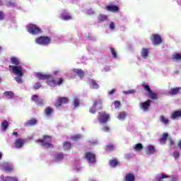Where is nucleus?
<instances>
[{
  "label": "nucleus",
  "mask_w": 181,
  "mask_h": 181,
  "mask_svg": "<svg viewBox=\"0 0 181 181\" xmlns=\"http://www.w3.org/2000/svg\"><path fill=\"white\" fill-rule=\"evenodd\" d=\"M103 104V100L100 98H97L93 102V107L91 110L92 114H95V111L98 110V108H101V105Z\"/></svg>",
  "instance_id": "nucleus-9"
},
{
  "label": "nucleus",
  "mask_w": 181,
  "mask_h": 181,
  "mask_svg": "<svg viewBox=\"0 0 181 181\" xmlns=\"http://www.w3.org/2000/svg\"><path fill=\"white\" fill-rule=\"evenodd\" d=\"M181 118V110H176L171 114V119H179Z\"/></svg>",
  "instance_id": "nucleus-17"
},
{
  "label": "nucleus",
  "mask_w": 181,
  "mask_h": 181,
  "mask_svg": "<svg viewBox=\"0 0 181 181\" xmlns=\"http://www.w3.org/2000/svg\"><path fill=\"white\" fill-rule=\"evenodd\" d=\"M173 60H175V62H179L181 60V54L179 53H175L173 55Z\"/></svg>",
  "instance_id": "nucleus-34"
},
{
  "label": "nucleus",
  "mask_w": 181,
  "mask_h": 181,
  "mask_svg": "<svg viewBox=\"0 0 181 181\" xmlns=\"http://www.w3.org/2000/svg\"><path fill=\"white\" fill-rule=\"evenodd\" d=\"M25 144V140L23 139H17L15 141L16 148H22Z\"/></svg>",
  "instance_id": "nucleus-18"
},
{
  "label": "nucleus",
  "mask_w": 181,
  "mask_h": 181,
  "mask_svg": "<svg viewBox=\"0 0 181 181\" xmlns=\"http://www.w3.org/2000/svg\"><path fill=\"white\" fill-rule=\"evenodd\" d=\"M168 179H169V175L165 173H160L156 176L154 181H168Z\"/></svg>",
  "instance_id": "nucleus-10"
},
{
  "label": "nucleus",
  "mask_w": 181,
  "mask_h": 181,
  "mask_svg": "<svg viewBox=\"0 0 181 181\" xmlns=\"http://www.w3.org/2000/svg\"><path fill=\"white\" fill-rule=\"evenodd\" d=\"M5 19V13L4 11H0V21H4Z\"/></svg>",
  "instance_id": "nucleus-56"
},
{
  "label": "nucleus",
  "mask_w": 181,
  "mask_h": 181,
  "mask_svg": "<svg viewBox=\"0 0 181 181\" xmlns=\"http://www.w3.org/2000/svg\"><path fill=\"white\" fill-rule=\"evenodd\" d=\"M64 149H71V143L70 141H65L63 144Z\"/></svg>",
  "instance_id": "nucleus-32"
},
{
  "label": "nucleus",
  "mask_w": 181,
  "mask_h": 181,
  "mask_svg": "<svg viewBox=\"0 0 181 181\" xmlns=\"http://www.w3.org/2000/svg\"><path fill=\"white\" fill-rule=\"evenodd\" d=\"M108 26L110 30H114L115 29L116 23L115 22L111 21L109 23Z\"/></svg>",
  "instance_id": "nucleus-38"
},
{
  "label": "nucleus",
  "mask_w": 181,
  "mask_h": 181,
  "mask_svg": "<svg viewBox=\"0 0 181 181\" xmlns=\"http://www.w3.org/2000/svg\"><path fill=\"white\" fill-rule=\"evenodd\" d=\"M103 131H104V132H110V127L105 126L103 129Z\"/></svg>",
  "instance_id": "nucleus-57"
},
{
  "label": "nucleus",
  "mask_w": 181,
  "mask_h": 181,
  "mask_svg": "<svg viewBox=\"0 0 181 181\" xmlns=\"http://www.w3.org/2000/svg\"><path fill=\"white\" fill-rule=\"evenodd\" d=\"M150 39L154 46H158V45L162 43V37L158 34L151 35Z\"/></svg>",
  "instance_id": "nucleus-6"
},
{
  "label": "nucleus",
  "mask_w": 181,
  "mask_h": 181,
  "mask_svg": "<svg viewBox=\"0 0 181 181\" xmlns=\"http://www.w3.org/2000/svg\"><path fill=\"white\" fill-rule=\"evenodd\" d=\"M5 97L9 98L10 100L15 97V93L12 91H6L4 93Z\"/></svg>",
  "instance_id": "nucleus-27"
},
{
  "label": "nucleus",
  "mask_w": 181,
  "mask_h": 181,
  "mask_svg": "<svg viewBox=\"0 0 181 181\" xmlns=\"http://www.w3.org/2000/svg\"><path fill=\"white\" fill-rule=\"evenodd\" d=\"M110 165L112 168H115L118 165V161L117 160H112L110 161Z\"/></svg>",
  "instance_id": "nucleus-39"
},
{
  "label": "nucleus",
  "mask_w": 181,
  "mask_h": 181,
  "mask_svg": "<svg viewBox=\"0 0 181 181\" xmlns=\"http://www.w3.org/2000/svg\"><path fill=\"white\" fill-rule=\"evenodd\" d=\"M134 93H135L134 89L123 91V94H134Z\"/></svg>",
  "instance_id": "nucleus-49"
},
{
  "label": "nucleus",
  "mask_w": 181,
  "mask_h": 181,
  "mask_svg": "<svg viewBox=\"0 0 181 181\" xmlns=\"http://www.w3.org/2000/svg\"><path fill=\"white\" fill-rule=\"evenodd\" d=\"M32 101H34L36 105H38V107H43V100L41 98H39V96L37 95H33L31 97Z\"/></svg>",
  "instance_id": "nucleus-12"
},
{
  "label": "nucleus",
  "mask_w": 181,
  "mask_h": 181,
  "mask_svg": "<svg viewBox=\"0 0 181 181\" xmlns=\"http://www.w3.org/2000/svg\"><path fill=\"white\" fill-rule=\"evenodd\" d=\"M160 121L165 125H168V124H169V119H168L167 117H165V116L163 115L160 117Z\"/></svg>",
  "instance_id": "nucleus-31"
},
{
  "label": "nucleus",
  "mask_w": 181,
  "mask_h": 181,
  "mask_svg": "<svg viewBox=\"0 0 181 181\" xmlns=\"http://www.w3.org/2000/svg\"><path fill=\"white\" fill-rule=\"evenodd\" d=\"M6 6L9 7V6H16V4L12 2V1H8L6 3Z\"/></svg>",
  "instance_id": "nucleus-54"
},
{
  "label": "nucleus",
  "mask_w": 181,
  "mask_h": 181,
  "mask_svg": "<svg viewBox=\"0 0 181 181\" xmlns=\"http://www.w3.org/2000/svg\"><path fill=\"white\" fill-rule=\"evenodd\" d=\"M35 42L41 46H47V45H50V43H52V38L47 36H40L35 38Z\"/></svg>",
  "instance_id": "nucleus-2"
},
{
  "label": "nucleus",
  "mask_w": 181,
  "mask_h": 181,
  "mask_svg": "<svg viewBox=\"0 0 181 181\" xmlns=\"http://www.w3.org/2000/svg\"><path fill=\"white\" fill-rule=\"evenodd\" d=\"M81 138V135L76 134L71 137L72 141H78Z\"/></svg>",
  "instance_id": "nucleus-43"
},
{
  "label": "nucleus",
  "mask_w": 181,
  "mask_h": 181,
  "mask_svg": "<svg viewBox=\"0 0 181 181\" xmlns=\"http://www.w3.org/2000/svg\"><path fill=\"white\" fill-rule=\"evenodd\" d=\"M151 103H152V100H148L145 102H141L139 104L140 109L143 112H148V111H149V108H151Z\"/></svg>",
  "instance_id": "nucleus-5"
},
{
  "label": "nucleus",
  "mask_w": 181,
  "mask_h": 181,
  "mask_svg": "<svg viewBox=\"0 0 181 181\" xmlns=\"http://www.w3.org/2000/svg\"><path fill=\"white\" fill-rule=\"evenodd\" d=\"M8 180L11 181H18V178L16 177H7Z\"/></svg>",
  "instance_id": "nucleus-59"
},
{
  "label": "nucleus",
  "mask_w": 181,
  "mask_h": 181,
  "mask_svg": "<svg viewBox=\"0 0 181 181\" xmlns=\"http://www.w3.org/2000/svg\"><path fill=\"white\" fill-rule=\"evenodd\" d=\"M97 163V157L95 156V154L91 153V164H94Z\"/></svg>",
  "instance_id": "nucleus-40"
},
{
  "label": "nucleus",
  "mask_w": 181,
  "mask_h": 181,
  "mask_svg": "<svg viewBox=\"0 0 181 181\" xmlns=\"http://www.w3.org/2000/svg\"><path fill=\"white\" fill-rule=\"evenodd\" d=\"M178 178L177 176L176 175H168V178L167 180V181H177Z\"/></svg>",
  "instance_id": "nucleus-37"
},
{
  "label": "nucleus",
  "mask_w": 181,
  "mask_h": 181,
  "mask_svg": "<svg viewBox=\"0 0 181 181\" xmlns=\"http://www.w3.org/2000/svg\"><path fill=\"white\" fill-rule=\"evenodd\" d=\"M9 127V122L7 120H4L1 124V129L3 132H5Z\"/></svg>",
  "instance_id": "nucleus-19"
},
{
  "label": "nucleus",
  "mask_w": 181,
  "mask_h": 181,
  "mask_svg": "<svg viewBox=\"0 0 181 181\" xmlns=\"http://www.w3.org/2000/svg\"><path fill=\"white\" fill-rule=\"evenodd\" d=\"M13 135H14L15 136H18V132H13Z\"/></svg>",
  "instance_id": "nucleus-64"
},
{
  "label": "nucleus",
  "mask_w": 181,
  "mask_h": 181,
  "mask_svg": "<svg viewBox=\"0 0 181 181\" xmlns=\"http://www.w3.org/2000/svg\"><path fill=\"white\" fill-rule=\"evenodd\" d=\"M74 73H76L80 77V78H83L84 77V71H82L81 69H74L72 70Z\"/></svg>",
  "instance_id": "nucleus-20"
},
{
  "label": "nucleus",
  "mask_w": 181,
  "mask_h": 181,
  "mask_svg": "<svg viewBox=\"0 0 181 181\" xmlns=\"http://www.w3.org/2000/svg\"><path fill=\"white\" fill-rule=\"evenodd\" d=\"M44 112L47 117H52V114H53V108H52L50 106H48L45 109Z\"/></svg>",
  "instance_id": "nucleus-21"
},
{
  "label": "nucleus",
  "mask_w": 181,
  "mask_h": 181,
  "mask_svg": "<svg viewBox=\"0 0 181 181\" xmlns=\"http://www.w3.org/2000/svg\"><path fill=\"white\" fill-rule=\"evenodd\" d=\"M98 19L100 22H105V21H108V16L100 14Z\"/></svg>",
  "instance_id": "nucleus-29"
},
{
  "label": "nucleus",
  "mask_w": 181,
  "mask_h": 181,
  "mask_svg": "<svg viewBox=\"0 0 181 181\" xmlns=\"http://www.w3.org/2000/svg\"><path fill=\"white\" fill-rule=\"evenodd\" d=\"M99 122L100 124H105L108 122V119H110V115L107 114L105 112H99Z\"/></svg>",
  "instance_id": "nucleus-7"
},
{
  "label": "nucleus",
  "mask_w": 181,
  "mask_h": 181,
  "mask_svg": "<svg viewBox=\"0 0 181 181\" xmlns=\"http://www.w3.org/2000/svg\"><path fill=\"white\" fill-rule=\"evenodd\" d=\"M111 70V68H110L109 66H106L103 68V71H110Z\"/></svg>",
  "instance_id": "nucleus-58"
},
{
  "label": "nucleus",
  "mask_w": 181,
  "mask_h": 181,
  "mask_svg": "<svg viewBox=\"0 0 181 181\" xmlns=\"http://www.w3.org/2000/svg\"><path fill=\"white\" fill-rule=\"evenodd\" d=\"M10 70H12L15 76H23V69L22 66H15L13 65L8 66Z\"/></svg>",
  "instance_id": "nucleus-4"
},
{
  "label": "nucleus",
  "mask_w": 181,
  "mask_h": 181,
  "mask_svg": "<svg viewBox=\"0 0 181 181\" xmlns=\"http://www.w3.org/2000/svg\"><path fill=\"white\" fill-rule=\"evenodd\" d=\"M114 104H115V107L117 109L119 108V106L121 105V103H119V101L118 100H115L114 102Z\"/></svg>",
  "instance_id": "nucleus-52"
},
{
  "label": "nucleus",
  "mask_w": 181,
  "mask_h": 181,
  "mask_svg": "<svg viewBox=\"0 0 181 181\" xmlns=\"http://www.w3.org/2000/svg\"><path fill=\"white\" fill-rule=\"evenodd\" d=\"M145 152L147 155H153L156 152V148L153 145H148L145 148Z\"/></svg>",
  "instance_id": "nucleus-13"
},
{
  "label": "nucleus",
  "mask_w": 181,
  "mask_h": 181,
  "mask_svg": "<svg viewBox=\"0 0 181 181\" xmlns=\"http://www.w3.org/2000/svg\"><path fill=\"white\" fill-rule=\"evenodd\" d=\"M141 57L144 60H148L149 59V49L146 47H143L141 50Z\"/></svg>",
  "instance_id": "nucleus-11"
},
{
  "label": "nucleus",
  "mask_w": 181,
  "mask_h": 181,
  "mask_svg": "<svg viewBox=\"0 0 181 181\" xmlns=\"http://www.w3.org/2000/svg\"><path fill=\"white\" fill-rule=\"evenodd\" d=\"M143 88H144V90H146V91H147V93H151L152 91V90H151V87H149L148 85H143Z\"/></svg>",
  "instance_id": "nucleus-47"
},
{
  "label": "nucleus",
  "mask_w": 181,
  "mask_h": 181,
  "mask_svg": "<svg viewBox=\"0 0 181 181\" xmlns=\"http://www.w3.org/2000/svg\"><path fill=\"white\" fill-rule=\"evenodd\" d=\"M80 105V100H78V98H74V106L75 107H79Z\"/></svg>",
  "instance_id": "nucleus-42"
},
{
  "label": "nucleus",
  "mask_w": 181,
  "mask_h": 181,
  "mask_svg": "<svg viewBox=\"0 0 181 181\" xmlns=\"http://www.w3.org/2000/svg\"><path fill=\"white\" fill-rule=\"evenodd\" d=\"M11 64L14 65V66H19V64H21V62L19 61V59L12 57L11 58Z\"/></svg>",
  "instance_id": "nucleus-24"
},
{
  "label": "nucleus",
  "mask_w": 181,
  "mask_h": 181,
  "mask_svg": "<svg viewBox=\"0 0 181 181\" xmlns=\"http://www.w3.org/2000/svg\"><path fill=\"white\" fill-rule=\"evenodd\" d=\"M143 148H144V146H142V144H137L133 146V149L136 152H141Z\"/></svg>",
  "instance_id": "nucleus-26"
},
{
  "label": "nucleus",
  "mask_w": 181,
  "mask_h": 181,
  "mask_svg": "<svg viewBox=\"0 0 181 181\" xmlns=\"http://www.w3.org/2000/svg\"><path fill=\"white\" fill-rule=\"evenodd\" d=\"M4 169H5V170H6V172H12L13 168L11 167V166H9V165H7V166H6V167L4 168Z\"/></svg>",
  "instance_id": "nucleus-55"
},
{
  "label": "nucleus",
  "mask_w": 181,
  "mask_h": 181,
  "mask_svg": "<svg viewBox=\"0 0 181 181\" xmlns=\"http://www.w3.org/2000/svg\"><path fill=\"white\" fill-rule=\"evenodd\" d=\"M114 149H115V146L112 144H108L106 146V151H114Z\"/></svg>",
  "instance_id": "nucleus-45"
},
{
  "label": "nucleus",
  "mask_w": 181,
  "mask_h": 181,
  "mask_svg": "<svg viewBox=\"0 0 181 181\" xmlns=\"http://www.w3.org/2000/svg\"><path fill=\"white\" fill-rule=\"evenodd\" d=\"M85 158L87 159L89 162H91V153L88 152L85 155Z\"/></svg>",
  "instance_id": "nucleus-44"
},
{
  "label": "nucleus",
  "mask_w": 181,
  "mask_h": 181,
  "mask_svg": "<svg viewBox=\"0 0 181 181\" xmlns=\"http://www.w3.org/2000/svg\"><path fill=\"white\" fill-rule=\"evenodd\" d=\"M166 143V139H163V137H162L160 139V144H161L162 145H163V144H165Z\"/></svg>",
  "instance_id": "nucleus-60"
},
{
  "label": "nucleus",
  "mask_w": 181,
  "mask_h": 181,
  "mask_svg": "<svg viewBox=\"0 0 181 181\" xmlns=\"http://www.w3.org/2000/svg\"><path fill=\"white\" fill-rule=\"evenodd\" d=\"M61 18H62L63 21H71V19H73L69 13L61 14Z\"/></svg>",
  "instance_id": "nucleus-25"
},
{
  "label": "nucleus",
  "mask_w": 181,
  "mask_h": 181,
  "mask_svg": "<svg viewBox=\"0 0 181 181\" xmlns=\"http://www.w3.org/2000/svg\"><path fill=\"white\" fill-rule=\"evenodd\" d=\"M170 145L171 148H175V141H173L172 139H170Z\"/></svg>",
  "instance_id": "nucleus-61"
},
{
  "label": "nucleus",
  "mask_w": 181,
  "mask_h": 181,
  "mask_svg": "<svg viewBox=\"0 0 181 181\" xmlns=\"http://www.w3.org/2000/svg\"><path fill=\"white\" fill-rule=\"evenodd\" d=\"M36 77H37L39 80H49V78H52V75L37 73Z\"/></svg>",
  "instance_id": "nucleus-15"
},
{
  "label": "nucleus",
  "mask_w": 181,
  "mask_h": 181,
  "mask_svg": "<svg viewBox=\"0 0 181 181\" xmlns=\"http://www.w3.org/2000/svg\"><path fill=\"white\" fill-rule=\"evenodd\" d=\"M63 158H64L63 153H58L56 155L57 160H62Z\"/></svg>",
  "instance_id": "nucleus-48"
},
{
  "label": "nucleus",
  "mask_w": 181,
  "mask_h": 181,
  "mask_svg": "<svg viewBox=\"0 0 181 181\" xmlns=\"http://www.w3.org/2000/svg\"><path fill=\"white\" fill-rule=\"evenodd\" d=\"M28 32L31 35H39L40 33H42V30L35 24H30L28 28Z\"/></svg>",
  "instance_id": "nucleus-3"
},
{
  "label": "nucleus",
  "mask_w": 181,
  "mask_h": 181,
  "mask_svg": "<svg viewBox=\"0 0 181 181\" xmlns=\"http://www.w3.org/2000/svg\"><path fill=\"white\" fill-rule=\"evenodd\" d=\"M47 84L50 86V87H57V81L54 79H51L50 81H47Z\"/></svg>",
  "instance_id": "nucleus-30"
},
{
  "label": "nucleus",
  "mask_w": 181,
  "mask_h": 181,
  "mask_svg": "<svg viewBox=\"0 0 181 181\" xmlns=\"http://www.w3.org/2000/svg\"><path fill=\"white\" fill-rule=\"evenodd\" d=\"M168 133H164V134H163L162 138H163V139H165L166 140V139H168Z\"/></svg>",
  "instance_id": "nucleus-63"
},
{
  "label": "nucleus",
  "mask_w": 181,
  "mask_h": 181,
  "mask_svg": "<svg viewBox=\"0 0 181 181\" xmlns=\"http://www.w3.org/2000/svg\"><path fill=\"white\" fill-rule=\"evenodd\" d=\"M173 156L175 159V160H177L179 158H180V153L177 151H175L173 153Z\"/></svg>",
  "instance_id": "nucleus-36"
},
{
  "label": "nucleus",
  "mask_w": 181,
  "mask_h": 181,
  "mask_svg": "<svg viewBox=\"0 0 181 181\" xmlns=\"http://www.w3.org/2000/svg\"><path fill=\"white\" fill-rule=\"evenodd\" d=\"M115 91H117V89H112V90H110L108 92V95H112V94H114L115 93Z\"/></svg>",
  "instance_id": "nucleus-62"
},
{
  "label": "nucleus",
  "mask_w": 181,
  "mask_h": 181,
  "mask_svg": "<svg viewBox=\"0 0 181 181\" xmlns=\"http://www.w3.org/2000/svg\"><path fill=\"white\" fill-rule=\"evenodd\" d=\"M106 10H107L109 12H112V13H117V12L119 11V7H118V6L110 4L106 6Z\"/></svg>",
  "instance_id": "nucleus-14"
},
{
  "label": "nucleus",
  "mask_w": 181,
  "mask_h": 181,
  "mask_svg": "<svg viewBox=\"0 0 181 181\" xmlns=\"http://www.w3.org/2000/svg\"><path fill=\"white\" fill-rule=\"evenodd\" d=\"M37 144H41L42 146L45 148H54L53 144H52V137L50 136H43L42 139H38L36 141Z\"/></svg>",
  "instance_id": "nucleus-1"
},
{
  "label": "nucleus",
  "mask_w": 181,
  "mask_h": 181,
  "mask_svg": "<svg viewBox=\"0 0 181 181\" xmlns=\"http://www.w3.org/2000/svg\"><path fill=\"white\" fill-rule=\"evenodd\" d=\"M69 103V98L66 97H59L57 98V102L55 103L54 105L56 108H59L62 107L63 104H68Z\"/></svg>",
  "instance_id": "nucleus-8"
},
{
  "label": "nucleus",
  "mask_w": 181,
  "mask_h": 181,
  "mask_svg": "<svg viewBox=\"0 0 181 181\" xmlns=\"http://www.w3.org/2000/svg\"><path fill=\"white\" fill-rule=\"evenodd\" d=\"M125 181H135V175L132 173H128L124 177Z\"/></svg>",
  "instance_id": "nucleus-22"
},
{
  "label": "nucleus",
  "mask_w": 181,
  "mask_h": 181,
  "mask_svg": "<svg viewBox=\"0 0 181 181\" xmlns=\"http://www.w3.org/2000/svg\"><path fill=\"white\" fill-rule=\"evenodd\" d=\"M22 77H23V76H17L15 77V80L16 81H17V83H23V81H22Z\"/></svg>",
  "instance_id": "nucleus-46"
},
{
  "label": "nucleus",
  "mask_w": 181,
  "mask_h": 181,
  "mask_svg": "<svg viewBox=\"0 0 181 181\" xmlns=\"http://www.w3.org/2000/svg\"><path fill=\"white\" fill-rule=\"evenodd\" d=\"M91 88H93L94 90H98V88H100V85H98L97 81L94 79L91 80Z\"/></svg>",
  "instance_id": "nucleus-28"
},
{
  "label": "nucleus",
  "mask_w": 181,
  "mask_h": 181,
  "mask_svg": "<svg viewBox=\"0 0 181 181\" xmlns=\"http://www.w3.org/2000/svg\"><path fill=\"white\" fill-rule=\"evenodd\" d=\"M37 124V119L35 118H31L30 120L25 123V127H33Z\"/></svg>",
  "instance_id": "nucleus-16"
},
{
  "label": "nucleus",
  "mask_w": 181,
  "mask_h": 181,
  "mask_svg": "<svg viewBox=\"0 0 181 181\" xmlns=\"http://www.w3.org/2000/svg\"><path fill=\"white\" fill-rule=\"evenodd\" d=\"M125 117H127V113L125 112H121L118 115L117 118L120 121L125 119Z\"/></svg>",
  "instance_id": "nucleus-35"
},
{
  "label": "nucleus",
  "mask_w": 181,
  "mask_h": 181,
  "mask_svg": "<svg viewBox=\"0 0 181 181\" xmlns=\"http://www.w3.org/2000/svg\"><path fill=\"white\" fill-rule=\"evenodd\" d=\"M91 145H92V146L98 145V140L97 139H92Z\"/></svg>",
  "instance_id": "nucleus-53"
},
{
  "label": "nucleus",
  "mask_w": 181,
  "mask_h": 181,
  "mask_svg": "<svg viewBox=\"0 0 181 181\" xmlns=\"http://www.w3.org/2000/svg\"><path fill=\"white\" fill-rule=\"evenodd\" d=\"M110 52L112 53L113 59H117V51H115V49L110 47Z\"/></svg>",
  "instance_id": "nucleus-41"
},
{
  "label": "nucleus",
  "mask_w": 181,
  "mask_h": 181,
  "mask_svg": "<svg viewBox=\"0 0 181 181\" xmlns=\"http://www.w3.org/2000/svg\"><path fill=\"white\" fill-rule=\"evenodd\" d=\"M180 90H181V87L171 88V90L169 92V94H170L171 95L179 94V93H180Z\"/></svg>",
  "instance_id": "nucleus-23"
},
{
  "label": "nucleus",
  "mask_w": 181,
  "mask_h": 181,
  "mask_svg": "<svg viewBox=\"0 0 181 181\" xmlns=\"http://www.w3.org/2000/svg\"><path fill=\"white\" fill-rule=\"evenodd\" d=\"M148 95L151 100H157L158 98V94L153 93L152 90L148 92Z\"/></svg>",
  "instance_id": "nucleus-33"
},
{
  "label": "nucleus",
  "mask_w": 181,
  "mask_h": 181,
  "mask_svg": "<svg viewBox=\"0 0 181 181\" xmlns=\"http://www.w3.org/2000/svg\"><path fill=\"white\" fill-rule=\"evenodd\" d=\"M42 87L40 83L37 82L34 85V90H39Z\"/></svg>",
  "instance_id": "nucleus-51"
},
{
  "label": "nucleus",
  "mask_w": 181,
  "mask_h": 181,
  "mask_svg": "<svg viewBox=\"0 0 181 181\" xmlns=\"http://www.w3.org/2000/svg\"><path fill=\"white\" fill-rule=\"evenodd\" d=\"M64 83V79L63 78H59L58 81L57 82V86H62Z\"/></svg>",
  "instance_id": "nucleus-50"
}]
</instances>
